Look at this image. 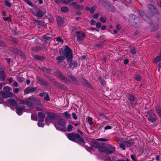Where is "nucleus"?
I'll use <instances>...</instances> for the list:
<instances>
[{
    "instance_id": "9",
    "label": "nucleus",
    "mask_w": 161,
    "mask_h": 161,
    "mask_svg": "<svg viewBox=\"0 0 161 161\" xmlns=\"http://www.w3.org/2000/svg\"><path fill=\"white\" fill-rule=\"evenodd\" d=\"M25 108L24 106L17 107L16 109L17 114L19 115H21L22 113V111L25 109Z\"/></svg>"
},
{
    "instance_id": "23",
    "label": "nucleus",
    "mask_w": 161,
    "mask_h": 161,
    "mask_svg": "<svg viewBox=\"0 0 161 161\" xmlns=\"http://www.w3.org/2000/svg\"><path fill=\"white\" fill-rule=\"evenodd\" d=\"M62 115L67 119H70V115L67 112H65L64 113H62Z\"/></svg>"
},
{
    "instance_id": "10",
    "label": "nucleus",
    "mask_w": 161,
    "mask_h": 161,
    "mask_svg": "<svg viewBox=\"0 0 161 161\" xmlns=\"http://www.w3.org/2000/svg\"><path fill=\"white\" fill-rule=\"evenodd\" d=\"M54 84L59 89L62 90H65L67 89L66 86L58 82H55Z\"/></svg>"
},
{
    "instance_id": "34",
    "label": "nucleus",
    "mask_w": 161,
    "mask_h": 161,
    "mask_svg": "<svg viewBox=\"0 0 161 161\" xmlns=\"http://www.w3.org/2000/svg\"><path fill=\"white\" fill-rule=\"evenodd\" d=\"M119 144L120 147L123 150H125V145L124 144V141H123L122 142L119 143Z\"/></svg>"
},
{
    "instance_id": "11",
    "label": "nucleus",
    "mask_w": 161,
    "mask_h": 161,
    "mask_svg": "<svg viewBox=\"0 0 161 161\" xmlns=\"http://www.w3.org/2000/svg\"><path fill=\"white\" fill-rule=\"evenodd\" d=\"M57 21L58 25L60 26H62L64 25V22L62 18L60 16H58L57 17Z\"/></svg>"
},
{
    "instance_id": "61",
    "label": "nucleus",
    "mask_w": 161,
    "mask_h": 161,
    "mask_svg": "<svg viewBox=\"0 0 161 161\" xmlns=\"http://www.w3.org/2000/svg\"><path fill=\"white\" fill-rule=\"evenodd\" d=\"M130 157L134 161H136V159L135 158L134 156L133 155H131L130 156Z\"/></svg>"
},
{
    "instance_id": "46",
    "label": "nucleus",
    "mask_w": 161,
    "mask_h": 161,
    "mask_svg": "<svg viewBox=\"0 0 161 161\" xmlns=\"http://www.w3.org/2000/svg\"><path fill=\"white\" fill-rule=\"evenodd\" d=\"M14 52L19 54H20L21 53V51L19 50L18 49L16 48H15L14 49Z\"/></svg>"
},
{
    "instance_id": "62",
    "label": "nucleus",
    "mask_w": 161,
    "mask_h": 161,
    "mask_svg": "<svg viewBox=\"0 0 161 161\" xmlns=\"http://www.w3.org/2000/svg\"><path fill=\"white\" fill-rule=\"evenodd\" d=\"M148 8L149 9H151L152 8H153V6L151 4H149L148 5Z\"/></svg>"
},
{
    "instance_id": "48",
    "label": "nucleus",
    "mask_w": 161,
    "mask_h": 161,
    "mask_svg": "<svg viewBox=\"0 0 161 161\" xmlns=\"http://www.w3.org/2000/svg\"><path fill=\"white\" fill-rule=\"evenodd\" d=\"M72 117L75 120L77 119V116L75 114L74 112L72 114Z\"/></svg>"
},
{
    "instance_id": "32",
    "label": "nucleus",
    "mask_w": 161,
    "mask_h": 161,
    "mask_svg": "<svg viewBox=\"0 0 161 161\" xmlns=\"http://www.w3.org/2000/svg\"><path fill=\"white\" fill-rule=\"evenodd\" d=\"M3 90L6 92H10V91L11 90V89L10 87L8 86H6L3 87Z\"/></svg>"
},
{
    "instance_id": "63",
    "label": "nucleus",
    "mask_w": 161,
    "mask_h": 161,
    "mask_svg": "<svg viewBox=\"0 0 161 161\" xmlns=\"http://www.w3.org/2000/svg\"><path fill=\"white\" fill-rule=\"evenodd\" d=\"M98 15L97 14H95L93 16V18L95 19H97L98 18Z\"/></svg>"
},
{
    "instance_id": "54",
    "label": "nucleus",
    "mask_w": 161,
    "mask_h": 161,
    "mask_svg": "<svg viewBox=\"0 0 161 161\" xmlns=\"http://www.w3.org/2000/svg\"><path fill=\"white\" fill-rule=\"evenodd\" d=\"M47 93L45 92H42L39 93V95L41 97H44Z\"/></svg>"
},
{
    "instance_id": "8",
    "label": "nucleus",
    "mask_w": 161,
    "mask_h": 161,
    "mask_svg": "<svg viewBox=\"0 0 161 161\" xmlns=\"http://www.w3.org/2000/svg\"><path fill=\"white\" fill-rule=\"evenodd\" d=\"M67 63L69 64V67L70 68H71L72 65L74 67H76L77 66L78 64L77 62L76 61L72 62V59L68 60Z\"/></svg>"
},
{
    "instance_id": "40",
    "label": "nucleus",
    "mask_w": 161,
    "mask_h": 161,
    "mask_svg": "<svg viewBox=\"0 0 161 161\" xmlns=\"http://www.w3.org/2000/svg\"><path fill=\"white\" fill-rule=\"evenodd\" d=\"M44 99L45 101H48L50 100V99L48 96V95L47 93L46 94L44 97Z\"/></svg>"
},
{
    "instance_id": "59",
    "label": "nucleus",
    "mask_w": 161,
    "mask_h": 161,
    "mask_svg": "<svg viewBox=\"0 0 161 161\" xmlns=\"http://www.w3.org/2000/svg\"><path fill=\"white\" fill-rule=\"evenodd\" d=\"M8 82L9 83H11L13 81V79L12 77L9 78L8 79Z\"/></svg>"
},
{
    "instance_id": "51",
    "label": "nucleus",
    "mask_w": 161,
    "mask_h": 161,
    "mask_svg": "<svg viewBox=\"0 0 161 161\" xmlns=\"http://www.w3.org/2000/svg\"><path fill=\"white\" fill-rule=\"evenodd\" d=\"M6 46V44L5 43L3 42L2 41H0V46L1 47H5Z\"/></svg>"
},
{
    "instance_id": "53",
    "label": "nucleus",
    "mask_w": 161,
    "mask_h": 161,
    "mask_svg": "<svg viewBox=\"0 0 161 161\" xmlns=\"http://www.w3.org/2000/svg\"><path fill=\"white\" fill-rule=\"evenodd\" d=\"M31 119L32 120H36L37 119L36 116L33 115H31Z\"/></svg>"
},
{
    "instance_id": "26",
    "label": "nucleus",
    "mask_w": 161,
    "mask_h": 161,
    "mask_svg": "<svg viewBox=\"0 0 161 161\" xmlns=\"http://www.w3.org/2000/svg\"><path fill=\"white\" fill-rule=\"evenodd\" d=\"M5 80L4 73L3 71L0 72V80L3 81Z\"/></svg>"
},
{
    "instance_id": "50",
    "label": "nucleus",
    "mask_w": 161,
    "mask_h": 161,
    "mask_svg": "<svg viewBox=\"0 0 161 161\" xmlns=\"http://www.w3.org/2000/svg\"><path fill=\"white\" fill-rule=\"evenodd\" d=\"M136 79L138 81H140L141 80V77L139 75H137L135 77Z\"/></svg>"
},
{
    "instance_id": "3",
    "label": "nucleus",
    "mask_w": 161,
    "mask_h": 161,
    "mask_svg": "<svg viewBox=\"0 0 161 161\" xmlns=\"http://www.w3.org/2000/svg\"><path fill=\"white\" fill-rule=\"evenodd\" d=\"M67 136L68 139L71 141L78 143L81 145H84V140L83 138L81 137L80 135L77 133H68Z\"/></svg>"
},
{
    "instance_id": "47",
    "label": "nucleus",
    "mask_w": 161,
    "mask_h": 161,
    "mask_svg": "<svg viewBox=\"0 0 161 161\" xmlns=\"http://www.w3.org/2000/svg\"><path fill=\"white\" fill-rule=\"evenodd\" d=\"M68 76L70 79H71V80L73 81H75L76 80V79L72 75H68Z\"/></svg>"
},
{
    "instance_id": "45",
    "label": "nucleus",
    "mask_w": 161,
    "mask_h": 161,
    "mask_svg": "<svg viewBox=\"0 0 161 161\" xmlns=\"http://www.w3.org/2000/svg\"><path fill=\"white\" fill-rule=\"evenodd\" d=\"M100 20L102 23H105L106 21V19L105 17H101Z\"/></svg>"
},
{
    "instance_id": "49",
    "label": "nucleus",
    "mask_w": 161,
    "mask_h": 161,
    "mask_svg": "<svg viewBox=\"0 0 161 161\" xmlns=\"http://www.w3.org/2000/svg\"><path fill=\"white\" fill-rule=\"evenodd\" d=\"M111 129L112 127L109 125H107L106 126H105L104 128L105 130Z\"/></svg>"
},
{
    "instance_id": "44",
    "label": "nucleus",
    "mask_w": 161,
    "mask_h": 161,
    "mask_svg": "<svg viewBox=\"0 0 161 161\" xmlns=\"http://www.w3.org/2000/svg\"><path fill=\"white\" fill-rule=\"evenodd\" d=\"M95 8L96 7L95 6H94L93 7H92L91 8V9H90V12H91V13L92 14H93L95 12Z\"/></svg>"
},
{
    "instance_id": "21",
    "label": "nucleus",
    "mask_w": 161,
    "mask_h": 161,
    "mask_svg": "<svg viewBox=\"0 0 161 161\" xmlns=\"http://www.w3.org/2000/svg\"><path fill=\"white\" fill-rule=\"evenodd\" d=\"M56 59L59 63H60L65 59V57L63 56H60L57 57Z\"/></svg>"
},
{
    "instance_id": "30",
    "label": "nucleus",
    "mask_w": 161,
    "mask_h": 161,
    "mask_svg": "<svg viewBox=\"0 0 161 161\" xmlns=\"http://www.w3.org/2000/svg\"><path fill=\"white\" fill-rule=\"evenodd\" d=\"M161 60V56L160 55L155 57L154 60V62L157 63Z\"/></svg>"
},
{
    "instance_id": "13",
    "label": "nucleus",
    "mask_w": 161,
    "mask_h": 161,
    "mask_svg": "<svg viewBox=\"0 0 161 161\" xmlns=\"http://www.w3.org/2000/svg\"><path fill=\"white\" fill-rule=\"evenodd\" d=\"M44 14L42 11L40 10H38L34 15L36 17H42Z\"/></svg>"
},
{
    "instance_id": "56",
    "label": "nucleus",
    "mask_w": 161,
    "mask_h": 161,
    "mask_svg": "<svg viewBox=\"0 0 161 161\" xmlns=\"http://www.w3.org/2000/svg\"><path fill=\"white\" fill-rule=\"evenodd\" d=\"M23 78L21 77H18L17 78V80L19 82H21L23 81Z\"/></svg>"
},
{
    "instance_id": "36",
    "label": "nucleus",
    "mask_w": 161,
    "mask_h": 161,
    "mask_svg": "<svg viewBox=\"0 0 161 161\" xmlns=\"http://www.w3.org/2000/svg\"><path fill=\"white\" fill-rule=\"evenodd\" d=\"M92 118L91 117H89L88 118L87 122L89 125H91L93 124V122L92 121Z\"/></svg>"
},
{
    "instance_id": "38",
    "label": "nucleus",
    "mask_w": 161,
    "mask_h": 161,
    "mask_svg": "<svg viewBox=\"0 0 161 161\" xmlns=\"http://www.w3.org/2000/svg\"><path fill=\"white\" fill-rule=\"evenodd\" d=\"M7 97H12L13 96V94L12 92H7Z\"/></svg>"
},
{
    "instance_id": "1",
    "label": "nucleus",
    "mask_w": 161,
    "mask_h": 161,
    "mask_svg": "<svg viewBox=\"0 0 161 161\" xmlns=\"http://www.w3.org/2000/svg\"><path fill=\"white\" fill-rule=\"evenodd\" d=\"M46 120L53 123L57 130L63 131H66V121L61 118L59 115L50 113L48 117L46 118Z\"/></svg>"
},
{
    "instance_id": "39",
    "label": "nucleus",
    "mask_w": 161,
    "mask_h": 161,
    "mask_svg": "<svg viewBox=\"0 0 161 161\" xmlns=\"http://www.w3.org/2000/svg\"><path fill=\"white\" fill-rule=\"evenodd\" d=\"M4 3L7 7H10L11 6V3L7 0H5L4 1Z\"/></svg>"
},
{
    "instance_id": "31",
    "label": "nucleus",
    "mask_w": 161,
    "mask_h": 161,
    "mask_svg": "<svg viewBox=\"0 0 161 161\" xmlns=\"http://www.w3.org/2000/svg\"><path fill=\"white\" fill-rule=\"evenodd\" d=\"M73 128L72 125L70 124H69L68 125L67 128H66V130H67L68 132H70L72 130Z\"/></svg>"
},
{
    "instance_id": "57",
    "label": "nucleus",
    "mask_w": 161,
    "mask_h": 161,
    "mask_svg": "<svg viewBox=\"0 0 161 161\" xmlns=\"http://www.w3.org/2000/svg\"><path fill=\"white\" fill-rule=\"evenodd\" d=\"M19 92V89L18 88H15L14 90V93H17Z\"/></svg>"
},
{
    "instance_id": "22",
    "label": "nucleus",
    "mask_w": 161,
    "mask_h": 161,
    "mask_svg": "<svg viewBox=\"0 0 161 161\" xmlns=\"http://www.w3.org/2000/svg\"><path fill=\"white\" fill-rule=\"evenodd\" d=\"M7 101H8V102L13 105H15L16 104V101L14 99H7Z\"/></svg>"
},
{
    "instance_id": "18",
    "label": "nucleus",
    "mask_w": 161,
    "mask_h": 161,
    "mask_svg": "<svg viewBox=\"0 0 161 161\" xmlns=\"http://www.w3.org/2000/svg\"><path fill=\"white\" fill-rule=\"evenodd\" d=\"M127 98L131 102H134L135 101V98L134 96L129 93L127 95Z\"/></svg>"
},
{
    "instance_id": "33",
    "label": "nucleus",
    "mask_w": 161,
    "mask_h": 161,
    "mask_svg": "<svg viewBox=\"0 0 161 161\" xmlns=\"http://www.w3.org/2000/svg\"><path fill=\"white\" fill-rule=\"evenodd\" d=\"M0 94L2 96V97L4 98H6L7 97V92H5L3 91H1L0 92Z\"/></svg>"
},
{
    "instance_id": "55",
    "label": "nucleus",
    "mask_w": 161,
    "mask_h": 161,
    "mask_svg": "<svg viewBox=\"0 0 161 161\" xmlns=\"http://www.w3.org/2000/svg\"><path fill=\"white\" fill-rule=\"evenodd\" d=\"M101 24L100 22H98L96 24V26L97 27L99 28L101 27Z\"/></svg>"
},
{
    "instance_id": "43",
    "label": "nucleus",
    "mask_w": 161,
    "mask_h": 161,
    "mask_svg": "<svg viewBox=\"0 0 161 161\" xmlns=\"http://www.w3.org/2000/svg\"><path fill=\"white\" fill-rule=\"evenodd\" d=\"M33 21L36 23L38 25H40L41 23V20H36L35 19H33Z\"/></svg>"
},
{
    "instance_id": "35",
    "label": "nucleus",
    "mask_w": 161,
    "mask_h": 161,
    "mask_svg": "<svg viewBox=\"0 0 161 161\" xmlns=\"http://www.w3.org/2000/svg\"><path fill=\"white\" fill-rule=\"evenodd\" d=\"M61 11L63 12H65L68 11L69 9L67 7H63L61 8Z\"/></svg>"
},
{
    "instance_id": "6",
    "label": "nucleus",
    "mask_w": 161,
    "mask_h": 161,
    "mask_svg": "<svg viewBox=\"0 0 161 161\" xmlns=\"http://www.w3.org/2000/svg\"><path fill=\"white\" fill-rule=\"evenodd\" d=\"M115 147L110 145L108 147V149L106 148V154L107 155H109L112 153H113L115 151Z\"/></svg>"
},
{
    "instance_id": "27",
    "label": "nucleus",
    "mask_w": 161,
    "mask_h": 161,
    "mask_svg": "<svg viewBox=\"0 0 161 161\" xmlns=\"http://www.w3.org/2000/svg\"><path fill=\"white\" fill-rule=\"evenodd\" d=\"M92 145L96 147H99L100 146V143L97 142H91Z\"/></svg>"
},
{
    "instance_id": "4",
    "label": "nucleus",
    "mask_w": 161,
    "mask_h": 161,
    "mask_svg": "<svg viewBox=\"0 0 161 161\" xmlns=\"http://www.w3.org/2000/svg\"><path fill=\"white\" fill-rule=\"evenodd\" d=\"M59 53L60 54L64 55L68 60L72 59V50L68 46H66L64 49L62 48L59 49Z\"/></svg>"
},
{
    "instance_id": "19",
    "label": "nucleus",
    "mask_w": 161,
    "mask_h": 161,
    "mask_svg": "<svg viewBox=\"0 0 161 161\" xmlns=\"http://www.w3.org/2000/svg\"><path fill=\"white\" fill-rule=\"evenodd\" d=\"M124 144H125V146L127 147H130L131 145L134 144V142L132 141H124Z\"/></svg>"
},
{
    "instance_id": "17",
    "label": "nucleus",
    "mask_w": 161,
    "mask_h": 161,
    "mask_svg": "<svg viewBox=\"0 0 161 161\" xmlns=\"http://www.w3.org/2000/svg\"><path fill=\"white\" fill-rule=\"evenodd\" d=\"M59 77L62 80H64L65 82L67 83L69 81V79L67 77H65L64 76H63L61 73H60L59 75Z\"/></svg>"
},
{
    "instance_id": "42",
    "label": "nucleus",
    "mask_w": 161,
    "mask_h": 161,
    "mask_svg": "<svg viewBox=\"0 0 161 161\" xmlns=\"http://www.w3.org/2000/svg\"><path fill=\"white\" fill-rule=\"evenodd\" d=\"M56 40L58 42V43L59 42L63 43L64 42L63 40L60 37H58Z\"/></svg>"
},
{
    "instance_id": "64",
    "label": "nucleus",
    "mask_w": 161,
    "mask_h": 161,
    "mask_svg": "<svg viewBox=\"0 0 161 161\" xmlns=\"http://www.w3.org/2000/svg\"><path fill=\"white\" fill-rule=\"evenodd\" d=\"M157 4L158 6L161 7V0L159 2H157Z\"/></svg>"
},
{
    "instance_id": "37",
    "label": "nucleus",
    "mask_w": 161,
    "mask_h": 161,
    "mask_svg": "<svg viewBox=\"0 0 161 161\" xmlns=\"http://www.w3.org/2000/svg\"><path fill=\"white\" fill-rule=\"evenodd\" d=\"M97 140L98 141L106 142L108 141L109 139H108L101 138L97 139Z\"/></svg>"
},
{
    "instance_id": "41",
    "label": "nucleus",
    "mask_w": 161,
    "mask_h": 161,
    "mask_svg": "<svg viewBox=\"0 0 161 161\" xmlns=\"http://www.w3.org/2000/svg\"><path fill=\"white\" fill-rule=\"evenodd\" d=\"M130 52L132 54H134L136 53L135 49L134 47H132L130 49Z\"/></svg>"
},
{
    "instance_id": "24",
    "label": "nucleus",
    "mask_w": 161,
    "mask_h": 161,
    "mask_svg": "<svg viewBox=\"0 0 161 161\" xmlns=\"http://www.w3.org/2000/svg\"><path fill=\"white\" fill-rule=\"evenodd\" d=\"M44 121L43 119H39L37 123V125L39 127H43L44 126V124H43L42 123Z\"/></svg>"
},
{
    "instance_id": "2",
    "label": "nucleus",
    "mask_w": 161,
    "mask_h": 161,
    "mask_svg": "<svg viewBox=\"0 0 161 161\" xmlns=\"http://www.w3.org/2000/svg\"><path fill=\"white\" fill-rule=\"evenodd\" d=\"M19 102L21 104H25L29 107L32 106L33 103L38 105L40 104V100L39 99L31 96L28 97L25 100H20Z\"/></svg>"
},
{
    "instance_id": "20",
    "label": "nucleus",
    "mask_w": 161,
    "mask_h": 161,
    "mask_svg": "<svg viewBox=\"0 0 161 161\" xmlns=\"http://www.w3.org/2000/svg\"><path fill=\"white\" fill-rule=\"evenodd\" d=\"M98 150L101 152H104L106 154V147H99L98 148Z\"/></svg>"
},
{
    "instance_id": "60",
    "label": "nucleus",
    "mask_w": 161,
    "mask_h": 161,
    "mask_svg": "<svg viewBox=\"0 0 161 161\" xmlns=\"http://www.w3.org/2000/svg\"><path fill=\"white\" fill-rule=\"evenodd\" d=\"M13 85L14 87H17L18 86L17 82L16 81H14L13 83Z\"/></svg>"
},
{
    "instance_id": "28",
    "label": "nucleus",
    "mask_w": 161,
    "mask_h": 161,
    "mask_svg": "<svg viewBox=\"0 0 161 161\" xmlns=\"http://www.w3.org/2000/svg\"><path fill=\"white\" fill-rule=\"evenodd\" d=\"M37 80L38 82L41 84H45L46 83V81L41 78H38L37 79Z\"/></svg>"
},
{
    "instance_id": "29",
    "label": "nucleus",
    "mask_w": 161,
    "mask_h": 161,
    "mask_svg": "<svg viewBox=\"0 0 161 161\" xmlns=\"http://www.w3.org/2000/svg\"><path fill=\"white\" fill-rule=\"evenodd\" d=\"M74 8L75 9L78 10H82L84 8V7L81 5H77L74 6Z\"/></svg>"
},
{
    "instance_id": "25",
    "label": "nucleus",
    "mask_w": 161,
    "mask_h": 161,
    "mask_svg": "<svg viewBox=\"0 0 161 161\" xmlns=\"http://www.w3.org/2000/svg\"><path fill=\"white\" fill-rule=\"evenodd\" d=\"M38 115L40 118L42 119H44L46 117L45 114L42 112H38Z\"/></svg>"
},
{
    "instance_id": "7",
    "label": "nucleus",
    "mask_w": 161,
    "mask_h": 161,
    "mask_svg": "<svg viewBox=\"0 0 161 161\" xmlns=\"http://www.w3.org/2000/svg\"><path fill=\"white\" fill-rule=\"evenodd\" d=\"M36 90V87H28L25 89L24 90V92L26 94H29L35 92Z\"/></svg>"
},
{
    "instance_id": "16",
    "label": "nucleus",
    "mask_w": 161,
    "mask_h": 161,
    "mask_svg": "<svg viewBox=\"0 0 161 161\" xmlns=\"http://www.w3.org/2000/svg\"><path fill=\"white\" fill-rule=\"evenodd\" d=\"M155 109L158 116L161 118V108L159 107H157L155 108Z\"/></svg>"
},
{
    "instance_id": "58",
    "label": "nucleus",
    "mask_w": 161,
    "mask_h": 161,
    "mask_svg": "<svg viewBox=\"0 0 161 161\" xmlns=\"http://www.w3.org/2000/svg\"><path fill=\"white\" fill-rule=\"evenodd\" d=\"M76 33L77 35V36H78L81 35V31H76Z\"/></svg>"
},
{
    "instance_id": "12",
    "label": "nucleus",
    "mask_w": 161,
    "mask_h": 161,
    "mask_svg": "<svg viewBox=\"0 0 161 161\" xmlns=\"http://www.w3.org/2000/svg\"><path fill=\"white\" fill-rule=\"evenodd\" d=\"M85 37V34L84 32H82L81 35L77 36V41L78 42H80L83 40V38Z\"/></svg>"
},
{
    "instance_id": "52",
    "label": "nucleus",
    "mask_w": 161,
    "mask_h": 161,
    "mask_svg": "<svg viewBox=\"0 0 161 161\" xmlns=\"http://www.w3.org/2000/svg\"><path fill=\"white\" fill-rule=\"evenodd\" d=\"M96 21L92 19L91 20L90 23L92 25H94L96 24Z\"/></svg>"
},
{
    "instance_id": "14",
    "label": "nucleus",
    "mask_w": 161,
    "mask_h": 161,
    "mask_svg": "<svg viewBox=\"0 0 161 161\" xmlns=\"http://www.w3.org/2000/svg\"><path fill=\"white\" fill-rule=\"evenodd\" d=\"M139 13L141 16L144 20H147L148 19V17L145 15L144 12L142 11H140Z\"/></svg>"
},
{
    "instance_id": "5",
    "label": "nucleus",
    "mask_w": 161,
    "mask_h": 161,
    "mask_svg": "<svg viewBox=\"0 0 161 161\" xmlns=\"http://www.w3.org/2000/svg\"><path fill=\"white\" fill-rule=\"evenodd\" d=\"M147 118L149 121L152 123L155 122L157 119V115L153 113L151 110H149L147 113Z\"/></svg>"
},
{
    "instance_id": "15",
    "label": "nucleus",
    "mask_w": 161,
    "mask_h": 161,
    "mask_svg": "<svg viewBox=\"0 0 161 161\" xmlns=\"http://www.w3.org/2000/svg\"><path fill=\"white\" fill-rule=\"evenodd\" d=\"M81 82L83 85L89 87L90 86V84L89 82L84 78H83L81 79Z\"/></svg>"
}]
</instances>
